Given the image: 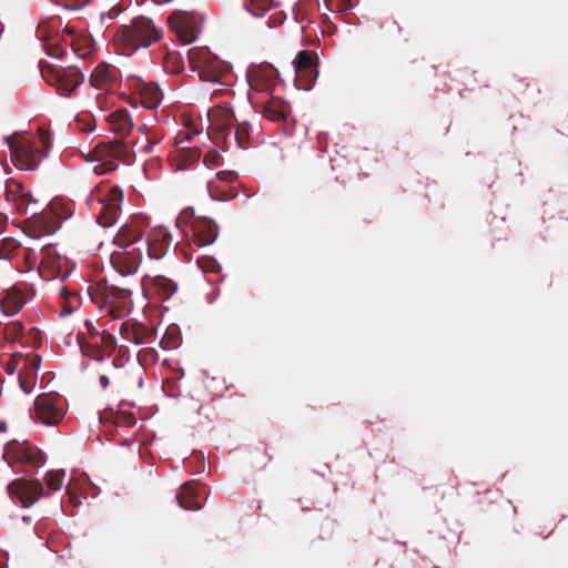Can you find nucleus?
I'll return each instance as SVG.
<instances>
[{
  "label": "nucleus",
  "mask_w": 568,
  "mask_h": 568,
  "mask_svg": "<svg viewBox=\"0 0 568 568\" xmlns=\"http://www.w3.org/2000/svg\"><path fill=\"white\" fill-rule=\"evenodd\" d=\"M187 61L193 72L204 82L231 84L232 65L219 59L207 48L187 50Z\"/></svg>",
  "instance_id": "nucleus-2"
},
{
  "label": "nucleus",
  "mask_w": 568,
  "mask_h": 568,
  "mask_svg": "<svg viewBox=\"0 0 568 568\" xmlns=\"http://www.w3.org/2000/svg\"><path fill=\"white\" fill-rule=\"evenodd\" d=\"M294 69H308V68H316V61L314 57L307 52V51H301L294 62Z\"/></svg>",
  "instance_id": "nucleus-21"
},
{
  "label": "nucleus",
  "mask_w": 568,
  "mask_h": 568,
  "mask_svg": "<svg viewBox=\"0 0 568 568\" xmlns=\"http://www.w3.org/2000/svg\"><path fill=\"white\" fill-rule=\"evenodd\" d=\"M215 106H216V108H220L221 105H220V104H216ZM224 106H229V104H225Z\"/></svg>",
  "instance_id": "nucleus-38"
},
{
  "label": "nucleus",
  "mask_w": 568,
  "mask_h": 568,
  "mask_svg": "<svg viewBox=\"0 0 568 568\" xmlns=\"http://www.w3.org/2000/svg\"><path fill=\"white\" fill-rule=\"evenodd\" d=\"M100 384H101L103 389H106L108 386H109V378H108V376L101 375L100 376Z\"/></svg>",
  "instance_id": "nucleus-27"
},
{
  "label": "nucleus",
  "mask_w": 568,
  "mask_h": 568,
  "mask_svg": "<svg viewBox=\"0 0 568 568\" xmlns=\"http://www.w3.org/2000/svg\"><path fill=\"white\" fill-rule=\"evenodd\" d=\"M288 110L290 109H271V108H267V109H262V114L264 116L270 118L271 120H276L280 116L286 119V116H287V112L286 111H288Z\"/></svg>",
  "instance_id": "nucleus-25"
},
{
  "label": "nucleus",
  "mask_w": 568,
  "mask_h": 568,
  "mask_svg": "<svg viewBox=\"0 0 568 568\" xmlns=\"http://www.w3.org/2000/svg\"><path fill=\"white\" fill-rule=\"evenodd\" d=\"M94 126H95L94 124L87 123V124L82 128V130L88 131V132H92V131L94 130Z\"/></svg>",
  "instance_id": "nucleus-28"
},
{
  "label": "nucleus",
  "mask_w": 568,
  "mask_h": 568,
  "mask_svg": "<svg viewBox=\"0 0 568 568\" xmlns=\"http://www.w3.org/2000/svg\"><path fill=\"white\" fill-rule=\"evenodd\" d=\"M39 363H40V359H39V358L34 357V358L32 359V365H33L36 368H39Z\"/></svg>",
  "instance_id": "nucleus-29"
},
{
  "label": "nucleus",
  "mask_w": 568,
  "mask_h": 568,
  "mask_svg": "<svg viewBox=\"0 0 568 568\" xmlns=\"http://www.w3.org/2000/svg\"><path fill=\"white\" fill-rule=\"evenodd\" d=\"M277 70L270 64L253 67L248 71L251 82H270L276 78Z\"/></svg>",
  "instance_id": "nucleus-18"
},
{
  "label": "nucleus",
  "mask_w": 568,
  "mask_h": 568,
  "mask_svg": "<svg viewBox=\"0 0 568 568\" xmlns=\"http://www.w3.org/2000/svg\"><path fill=\"white\" fill-rule=\"evenodd\" d=\"M132 241L128 244L132 246L139 244L142 247V252L145 250L149 257L152 260H160L163 257L169 250L172 239L171 234L163 226L154 227L150 231L146 240L142 239L141 233L132 229Z\"/></svg>",
  "instance_id": "nucleus-7"
},
{
  "label": "nucleus",
  "mask_w": 568,
  "mask_h": 568,
  "mask_svg": "<svg viewBox=\"0 0 568 568\" xmlns=\"http://www.w3.org/2000/svg\"><path fill=\"white\" fill-rule=\"evenodd\" d=\"M54 2L68 10H79L87 6L89 0H54Z\"/></svg>",
  "instance_id": "nucleus-24"
},
{
  "label": "nucleus",
  "mask_w": 568,
  "mask_h": 568,
  "mask_svg": "<svg viewBox=\"0 0 568 568\" xmlns=\"http://www.w3.org/2000/svg\"><path fill=\"white\" fill-rule=\"evenodd\" d=\"M161 33L153 22L144 17L136 18L130 26H123L116 33V41L125 49L126 53H133L139 48H146L160 39Z\"/></svg>",
  "instance_id": "nucleus-4"
},
{
  "label": "nucleus",
  "mask_w": 568,
  "mask_h": 568,
  "mask_svg": "<svg viewBox=\"0 0 568 568\" xmlns=\"http://www.w3.org/2000/svg\"><path fill=\"white\" fill-rule=\"evenodd\" d=\"M39 138L43 145V151L34 146L33 141L24 131H17L3 136V141L10 150L11 159L18 169L33 171L38 169L41 160L48 155V149L51 145L49 132L44 129H39Z\"/></svg>",
  "instance_id": "nucleus-1"
},
{
  "label": "nucleus",
  "mask_w": 568,
  "mask_h": 568,
  "mask_svg": "<svg viewBox=\"0 0 568 568\" xmlns=\"http://www.w3.org/2000/svg\"><path fill=\"white\" fill-rule=\"evenodd\" d=\"M10 498L22 507H30L43 496V487L40 480L18 478L8 485Z\"/></svg>",
  "instance_id": "nucleus-8"
},
{
  "label": "nucleus",
  "mask_w": 568,
  "mask_h": 568,
  "mask_svg": "<svg viewBox=\"0 0 568 568\" xmlns=\"http://www.w3.org/2000/svg\"><path fill=\"white\" fill-rule=\"evenodd\" d=\"M123 191L119 186L102 185L91 193L88 204L97 213V222L103 227L112 226L121 213Z\"/></svg>",
  "instance_id": "nucleus-3"
},
{
  "label": "nucleus",
  "mask_w": 568,
  "mask_h": 568,
  "mask_svg": "<svg viewBox=\"0 0 568 568\" xmlns=\"http://www.w3.org/2000/svg\"><path fill=\"white\" fill-rule=\"evenodd\" d=\"M295 70V85L300 90H310L312 89L315 80L318 77V71L316 68L308 69H294Z\"/></svg>",
  "instance_id": "nucleus-17"
},
{
  "label": "nucleus",
  "mask_w": 568,
  "mask_h": 568,
  "mask_svg": "<svg viewBox=\"0 0 568 568\" xmlns=\"http://www.w3.org/2000/svg\"><path fill=\"white\" fill-rule=\"evenodd\" d=\"M20 385H21V387L23 388V390L26 392V394H29V393H30V390H29V389H26V388H24V386H23L22 384H20Z\"/></svg>",
  "instance_id": "nucleus-32"
},
{
  "label": "nucleus",
  "mask_w": 568,
  "mask_h": 568,
  "mask_svg": "<svg viewBox=\"0 0 568 568\" xmlns=\"http://www.w3.org/2000/svg\"><path fill=\"white\" fill-rule=\"evenodd\" d=\"M191 226L200 246H207L215 242L219 229L212 220H195Z\"/></svg>",
  "instance_id": "nucleus-13"
},
{
  "label": "nucleus",
  "mask_w": 568,
  "mask_h": 568,
  "mask_svg": "<svg viewBox=\"0 0 568 568\" xmlns=\"http://www.w3.org/2000/svg\"><path fill=\"white\" fill-rule=\"evenodd\" d=\"M42 77L52 85H57V90L61 95H70L83 77L77 69L64 70L62 68L45 67L42 69Z\"/></svg>",
  "instance_id": "nucleus-10"
},
{
  "label": "nucleus",
  "mask_w": 568,
  "mask_h": 568,
  "mask_svg": "<svg viewBox=\"0 0 568 568\" xmlns=\"http://www.w3.org/2000/svg\"><path fill=\"white\" fill-rule=\"evenodd\" d=\"M70 313H71V311H70V310L64 308L63 314H70Z\"/></svg>",
  "instance_id": "nucleus-31"
},
{
  "label": "nucleus",
  "mask_w": 568,
  "mask_h": 568,
  "mask_svg": "<svg viewBox=\"0 0 568 568\" xmlns=\"http://www.w3.org/2000/svg\"><path fill=\"white\" fill-rule=\"evenodd\" d=\"M132 226L123 224L114 237V242L124 248V252L112 257L113 265L120 274L128 276L136 273L142 258L143 252L139 244L129 246L132 241Z\"/></svg>",
  "instance_id": "nucleus-5"
},
{
  "label": "nucleus",
  "mask_w": 568,
  "mask_h": 568,
  "mask_svg": "<svg viewBox=\"0 0 568 568\" xmlns=\"http://www.w3.org/2000/svg\"><path fill=\"white\" fill-rule=\"evenodd\" d=\"M268 0H265L264 10H267L268 6L266 4Z\"/></svg>",
  "instance_id": "nucleus-35"
},
{
  "label": "nucleus",
  "mask_w": 568,
  "mask_h": 568,
  "mask_svg": "<svg viewBox=\"0 0 568 568\" xmlns=\"http://www.w3.org/2000/svg\"><path fill=\"white\" fill-rule=\"evenodd\" d=\"M105 151V148L95 151V153L92 154V158L90 160L91 162H100L99 164H95L91 168V170L98 175L104 174L115 169V165L113 163L102 162Z\"/></svg>",
  "instance_id": "nucleus-20"
},
{
  "label": "nucleus",
  "mask_w": 568,
  "mask_h": 568,
  "mask_svg": "<svg viewBox=\"0 0 568 568\" xmlns=\"http://www.w3.org/2000/svg\"><path fill=\"white\" fill-rule=\"evenodd\" d=\"M22 519H23V521H26V523H29V521H30V517H28V516H24Z\"/></svg>",
  "instance_id": "nucleus-30"
},
{
  "label": "nucleus",
  "mask_w": 568,
  "mask_h": 568,
  "mask_svg": "<svg viewBox=\"0 0 568 568\" xmlns=\"http://www.w3.org/2000/svg\"><path fill=\"white\" fill-rule=\"evenodd\" d=\"M65 479V471L62 469L50 470L44 476V483L51 491L62 488Z\"/></svg>",
  "instance_id": "nucleus-19"
},
{
  "label": "nucleus",
  "mask_w": 568,
  "mask_h": 568,
  "mask_svg": "<svg viewBox=\"0 0 568 568\" xmlns=\"http://www.w3.org/2000/svg\"><path fill=\"white\" fill-rule=\"evenodd\" d=\"M196 490L194 487L189 484H184L181 487V494L176 495V499L181 506V508L185 510H199L201 509V504L194 500L196 496Z\"/></svg>",
  "instance_id": "nucleus-16"
},
{
  "label": "nucleus",
  "mask_w": 568,
  "mask_h": 568,
  "mask_svg": "<svg viewBox=\"0 0 568 568\" xmlns=\"http://www.w3.org/2000/svg\"><path fill=\"white\" fill-rule=\"evenodd\" d=\"M67 493L72 494L70 486H67Z\"/></svg>",
  "instance_id": "nucleus-33"
},
{
  "label": "nucleus",
  "mask_w": 568,
  "mask_h": 568,
  "mask_svg": "<svg viewBox=\"0 0 568 568\" xmlns=\"http://www.w3.org/2000/svg\"><path fill=\"white\" fill-rule=\"evenodd\" d=\"M164 68L169 72H179L182 70L183 65L180 63V57L174 53H170L164 61Z\"/></svg>",
  "instance_id": "nucleus-23"
},
{
  "label": "nucleus",
  "mask_w": 568,
  "mask_h": 568,
  "mask_svg": "<svg viewBox=\"0 0 568 568\" xmlns=\"http://www.w3.org/2000/svg\"><path fill=\"white\" fill-rule=\"evenodd\" d=\"M23 331V325L19 321H11L4 326L6 338L10 342L14 341Z\"/></svg>",
  "instance_id": "nucleus-22"
},
{
  "label": "nucleus",
  "mask_w": 568,
  "mask_h": 568,
  "mask_svg": "<svg viewBox=\"0 0 568 568\" xmlns=\"http://www.w3.org/2000/svg\"><path fill=\"white\" fill-rule=\"evenodd\" d=\"M183 216L178 217V223L182 221Z\"/></svg>",
  "instance_id": "nucleus-37"
},
{
  "label": "nucleus",
  "mask_w": 568,
  "mask_h": 568,
  "mask_svg": "<svg viewBox=\"0 0 568 568\" xmlns=\"http://www.w3.org/2000/svg\"><path fill=\"white\" fill-rule=\"evenodd\" d=\"M65 399L58 394H41L34 400V418L44 426L53 427L64 417Z\"/></svg>",
  "instance_id": "nucleus-6"
},
{
  "label": "nucleus",
  "mask_w": 568,
  "mask_h": 568,
  "mask_svg": "<svg viewBox=\"0 0 568 568\" xmlns=\"http://www.w3.org/2000/svg\"><path fill=\"white\" fill-rule=\"evenodd\" d=\"M31 287L12 286L8 288L0 297V307L6 316H12L19 313L28 302V293Z\"/></svg>",
  "instance_id": "nucleus-11"
},
{
  "label": "nucleus",
  "mask_w": 568,
  "mask_h": 568,
  "mask_svg": "<svg viewBox=\"0 0 568 568\" xmlns=\"http://www.w3.org/2000/svg\"><path fill=\"white\" fill-rule=\"evenodd\" d=\"M207 120L210 121V110L206 112Z\"/></svg>",
  "instance_id": "nucleus-36"
},
{
  "label": "nucleus",
  "mask_w": 568,
  "mask_h": 568,
  "mask_svg": "<svg viewBox=\"0 0 568 568\" xmlns=\"http://www.w3.org/2000/svg\"><path fill=\"white\" fill-rule=\"evenodd\" d=\"M106 109L99 108L98 111L103 113Z\"/></svg>",
  "instance_id": "nucleus-34"
},
{
  "label": "nucleus",
  "mask_w": 568,
  "mask_h": 568,
  "mask_svg": "<svg viewBox=\"0 0 568 568\" xmlns=\"http://www.w3.org/2000/svg\"><path fill=\"white\" fill-rule=\"evenodd\" d=\"M102 118L109 121L111 130L115 133L126 134L133 126L125 109H114L111 113L103 114Z\"/></svg>",
  "instance_id": "nucleus-15"
},
{
  "label": "nucleus",
  "mask_w": 568,
  "mask_h": 568,
  "mask_svg": "<svg viewBox=\"0 0 568 568\" xmlns=\"http://www.w3.org/2000/svg\"><path fill=\"white\" fill-rule=\"evenodd\" d=\"M139 101H134L132 106H159L163 100V93L160 88L153 83H139L135 88Z\"/></svg>",
  "instance_id": "nucleus-14"
},
{
  "label": "nucleus",
  "mask_w": 568,
  "mask_h": 568,
  "mask_svg": "<svg viewBox=\"0 0 568 568\" xmlns=\"http://www.w3.org/2000/svg\"><path fill=\"white\" fill-rule=\"evenodd\" d=\"M169 22L183 44H190L197 39L201 20L196 14L176 11L170 16Z\"/></svg>",
  "instance_id": "nucleus-9"
},
{
  "label": "nucleus",
  "mask_w": 568,
  "mask_h": 568,
  "mask_svg": "<svg viewBox=\"0 0 568 568\" xmlns=\"http://www.w3.org/2000/svg\"><path fill=\"white\" fill-rule=\"evenodd\" d=\"M89 118H93V122L97 121V115H93V114L91 115L87 112H82L81 114L75 115L77 121H81V120L87 121Z\"/></svg>",
  "instance_id": "nucleus-26"
},
{
  "label": "nucleus",
  "mask_w": 568,
  "mask_h": 568,
  "mask_svg": "<svg viewBox=\"0 0 568 568\" xmlns=\"http://www.w3.org/2000/svg\"><path fill=\"white\" fill-rule=\"evenodd\" d=\"M116 79L118 70L112 65L101 63L92 71L90 83L94 89L108 92L109 87L115 83Z\"/></svg>",
  "instance_id": "nucleus-12"
}]
</instances>
